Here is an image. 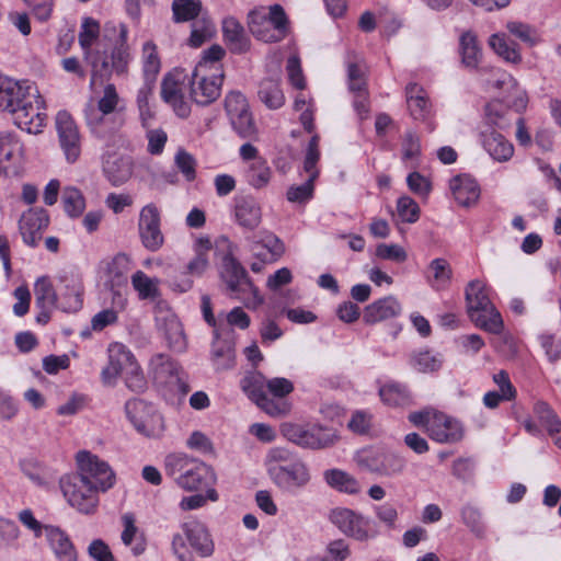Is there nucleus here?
<instances>
[{
    "mask_svg": "<svg viewBox=\"0 0 561 561\" xmlns=\"http://www.w3.org/2000/svg\"><path fill=\"white\" fill-rule=\"evenodd\" d=\"M508 108L500 101H492L485 106V129L505 130L511 126Z\"/></svg>",
    "mask_w": 561,
    "mask_h": 561,
    "instance_id": "nucleus-44",
    "label": "nucleus"
},
{
    "mask_svg": "<svg viewBox=\"0 0 561 561\" xmlns=\"http://www.w3.org/2000/svg\"><path fill=\"white\" fill-rule=\"evenodd\" d=\"M402 311L401 304L394 296H387L368 305L364 310L366 323H377L398 317Z\"/></svg>",
    "mask_w": 561,
    "mask_h": 561,
    "instance_id": "nucleus-32",
    "label": "nucleus"
},
{
    "mask_svg": "<svg viewBox=\"0 0 561 561\" xmlns=\"http://www.w3.org/2000/svg\"><path fill=\"white\" fill-rule=\"evenodd\" d=\"M58 309L64 312H77L83 306V280L72 271L58 276Z\"/></svg>",
    "mask_w": 561,
    "mask_h": 561,
    "instance_id": "nucleus-18",
    "label": "nucleus"
},
{
    "mask_svg": "<svg viewBox=\"0 0 561 561\" xmlns=\"http://www.w3.org/2000/svg\"><path fill=\"white\" fill-rule=\"evenodd\" d=\"M320 137L313 135L308 144L304 160V170L308 173V179L300 185H293L287 191V199L291 203H306L313 196L314 181L319 176L317 163L320 159L319 150Z\"/></svg>",
    "mask_w": 561,
    "mask_h": 561,
    "instance_id": "nucleus-14",
    "label": "nucleus"
},
{
    "mask_svg": "<svg viewBox=\"0 0 561 561\" xmlns=\"http://www.w3.org/2000/svg\"><path fill=\"white\" fill-rule=\"evenodd\" d=\"M224 73L210 72L205 62H198L192 72L190 94L198 105H208L216 101L221 92Z\"/></svg>",
    "mask_w": 561,
    "mask_h": 561,
    "instance_id": "nucleus-10",
    "label": "nucleus"
},
{
    "mask_svg": "<svg viewBox=\"0 0 561 561\" xmlns=\"http://www.w3.org/2000/svg\"><path fill=\"white\" fill-rule=\"evenodd\" d=\"M489 44L505 61L518 64L522 60L516 45L508 41L504 34H493L489 39Z\"/></svg>",
    "mask_w": 561,
    "mask_h": 561,
    "instance_id": "nucleus-47",
    "label": "nucleus"
},
{
    "mask_svg": "<svg viewBox=\"0 0 561 561\" xmlns=\"http://www.w3.org/2000/svg\"><path fill=\"white\" fill-rule=\"evenodd\" d=\"M225 110L234 131L242 138H253L257 128L249 107L247 98L239 91L226 95Z\"/></svg>",
    "mask_w": 561,
    "mask_h": 561,
    "instance_id": "nucleus-13",
    "label": "nucleus"
},
{
    "mask_svg": "<svg viewBox=\"0 0 561 561\" xmlns=\"http://www.w3.org/2000/svg\"><path fill=\"white\" fill-rule=\"evenodd\" d=\"M138 226L144 247L150 251L159 250L163 244V234L160 229V213L153 204H148L140 210Z\"/></svg>",
    "mask_w": 561,
    "mask_h": 561,
    "instance_id": "nucleus-20",
    "label": "nucleus"
},
{
    "mask_svg": "<svg viewBox=\"0 0 561 561\" xmlns=\"http://www.w3.org/2000/svg\"><path fill=\"white\" fill-rule=\"evenodd\" d=\"M48 222L49 218L45 209L32 208L24 213L20 219V232L23 241L32 248L37 247Z\"/></svg>",
    "mask_w": 561,
    "mask_h": 561,
    "instance_id": "nucleus-22",
    "label": "nucleus"
},
{
    "mask_svg": "<svg viewBox=\"0 0 561 561\" xmlns=\"http://www.w3.org/2000/svg\"><path fill=\"white\" fill-rule=\"evenodd\" d=\"M267 472L272 481L287 492L304 489L311 481L310 469L300 458L286 466L270 467Z\"/></svg>",
    "mask_w": 561,
    "mask_h": 561,
    "instance_id": "nucleus-15",
    "label": "nucleus"
},
{
    "mask_svg": "<svg viewBox=\"0 0 561 561\" xmlns=\"http://www.w3.org/2000/svg\"><path fill=\"white\" fill-rule=\"evenodd\" d=\"M103 173L113 186L126 183L133 175V160L130 157L108 153L103 158Z\"/></svg>",
    "mask_w": 561,
    "mask_h": 561,
    "instance_id": "nucleus-24",
    "label": "nucleus"
},
{
    "mask_svg": "<svg viewBox=\"0 0 561 561\" xmlns=\"http://www.w3.org/2000/svg\"><path fill=\"white\" fill-rule=\"evenodd\" d=\"M410 365L420 373H434L442 367L443 356L430 350L416 351L410 357Z\"/></svg>",
    "mask_w": 561,
    "mask_h": 561,
    "instance_id": "nucleus-45",
    "label": "nucleus"
},
{
    "mask_svg": "<svg viewBox=\"0 0 561 561\" xmlns=\"http://www.w3.org/2000/svg\"><path fill=\"white\" fill-rule=\"evenodd\" d=\"M405 94L411 116L417 121L425 119L430 113L431 105L423 88L416 83H410L405 88Z\"/></svg>",
    "mask_w": 561,
    "mask_h": 561,
    "instance_id": "nucleus-38",
    "label": "nucleus"
},
{
    "mask_svg": "<svg viewBox=\"0 0 561 561\" xmlns=\"http://www.w3.org/2000/svg\"><path fill=\"white\" fill-rule=\"evenodd\" d=\"M397 210L402 221L413 224L420 217V207L414 199L409 196H401L397 203Z\"/></svg>",
    "mask_w": 561,
    "mask_h": 561,
    "instance_id": "nucleus-61",
    "label": "nucleus"
},
{
    "mask_svg": "<svg viewBox=\"0 0 561 561\" xmlns=\"http://www.w3.org/2000/svg\"><path fill=\"white\" fill-rule=\"evenodd\" d=\"M381 448H366L357 453L356 462L359 467L373 473H379Z\"/></svg>",
    "mask_w": 561,
    "mask_h": 561,
    "instance_id": "nucleus-58",
    "label": "nucleus"
},
{
    "mask_svg": "<svg viewBox=\"0 0 561 561\" xmlns=\"http://www.w3.org/2000/svg\"><path fill=\"white\" fill-rule=\"evenodd\" d=\"M327 553L321 561H345L351 556V548L344 539H335L327 546Z\"/></svg>",
    "mask_w": 561,
    "mask_h": 561,
    "instance_id": "nucleus-64",
    "label": "nucleus"
},
{
    "mask_svg": "<svg viewBox=\"0 0 561 561\" xmlns=\"http://www.w3.org/2000/svg\"><path fill=\"white\" fill-rule=\"evenodd\" d=\"M329 520L345 536L367 542L378 536L376 524L363 514L347 507H335L329 513Z\"/></svg>",
    "mask_w": 561,
    "mask_h": 561,
    "instance_id": "nucleus-6",
    "label": "nucleus"
},
{
    "mask_svg": "<svg viewBox=\"0 0 561 561\" xmlns=\"http://www.w3.org/2000/svg\"><path fill=\"white\" fill-rule=\"evenodd\" d=\"M84 59L91 67L90 87H93L98 79L103 81L104 79H108L113 73L111 56L108 57L105 51L95 49L91 53H87Z\"/></svg>",
    "mask_w": 561,
    "mask_h": 561,
    "instance_id": "nucleus-40",
    "label": "nucleus"
},
{
    "mask_svg": "<svg viewBox=\"0 0 561 561\" xmlns=\"http://www.w3.org/2000/svg\"><path fill=\"white\" fill-rule=\"evenodd\" d=\"M62 494L70 506L80 513L91 514L99 503V490L76 474L60 479Z\"/></svg>",
    "mask_w": 561,
    "mask_h": 561,
    "instance_id": "nucleus-9",
    "label": "nucleus"
},
{
    "mask_svg": "<svg viewBox=\"0 0 561 561\" xmlns=\"http://www.w3.org/2000/svg\"><path fill=\"white\" fill-rule=\"evenodd\" d=\"M131 284L138 291L141 299L154 298L158 296L157 282L148 277L142 271H137L131 276Z\"/></svg>",
    "mask_w": 561,
    "mask_h": 561,
    "instance_id": "nucleus-57",
    "label": "nucleus"
},
{
    "mask_svg": "<svg viewBox=\"0 0 561 561\" xmlns=\"http://www.w3.org/2000/svg\"><path fill=\"white\" fill-rule=\"evenodd\" d=\"M252 35L264 43L282 41L287 34L288 19L282 5L259 7L248 15Z\"/></svg>",
    "mask_w": 561,
    "mask_h": 561,
    "instance_id": "nucleus-5",
    "label": "nucleus"
},
{
    "mask_svg": "<svg viewBox=\"0 0 561 561\" xmlns=\"http://www.w3.org/2000/svg\"><path fill=\"white\" fill-rule=\"evenodd\" d=\"M175 165L187 181L196 178V161L194 157L184 149H179L175 158Z\"/></svg>",
    "mask_w": 561,
    "mask_h": 561,
    "instance_id": "nucleus-62",
    "label": "nucleus"
},
{
    "mask_svg": "<svg viewBox=\"0 0 561 561\" xmlns=\"http://www.w3.org/2000/svg\"><path fill=\"white\" fill-rule=\"evenodd\" d=\"M182 529L191 547L203 558L214 553L215 545L207 527L198 520L183 524Z\"/></svg>",
    "mask_w": 561,
    "mask_h": 561,
    "instance_id": "nucleus-25",
    "label": "nucleus"
},
{
    "mask_svg": "<svg viewBox=\"0 0 561 561\" xmlns=\"http://www.w3.org/2000/svg\"><path fill=\"white\" fill-rule=\"evenodd\" d=\"M107 357L108 363L101 371V380L106 386H114L119 376L138 363L131 351L119 342L108 345Z\"/></svg>",
    "mask_w": 561,
    "mask_h": 561,
    "instance_id": "nucleus-17",
    "label": "nucleus"
},
{
    "mask_svg": "<svg viewBox=\"0 0 561 561\" xmlns=\"http://www.w3.org/2000/svg\"><path fill=\"white\" fill-rule=\"evenodd\" d=\"M45 536L57 561H78V552L70 537L62 529L47 525Z\"/></svg>",
    "mask_w": 561,
    "mask_h": 561,
    "instance_id": "nucleus-30",
    "label": "nucleus"
},
{
    "mask_svg": "<svg viewBox=\"0 0 561 561\" xmlns=\"http://www.w3.org/2000/svg\"><path fill=\"white\" fill-rule=\"evenodd\" d=\"M379 473L386 477H394L403 473L407 460L403 456L382 449Z\"/></svg>",
    "mask_w": 561,
    "mask_h": 561,
    "instance_id": "nucleus-53",
    "label": "nucleus"
},
{
    "mask_svg": "<svg viewBox=\"0 0 561 561\" xmlns=\"http://www.w3.org/2000/svg\"><path fill=\"white\" fill-rule=\"evenodd\" d=\"M221 241L227 245V253L221 259L220 278L236 299L241 300L249 309H256L263 304L259 289L249 278L242 264L234 257L232 243L227 238Z\"/></svg>",
    "mask_w": 561,
    "mask_h": 561,
    "instance_id": "nucleus-3",
    "label": "nucleus"
},
{
    "mask_svg": "<svg viewBox=\"0 0 561 561\" xmlns=\"http://www.w3.org/2000/svg\"><path fill=\"white\" fill-rule=\"evenodd\" d=\"M24 147L18 135L12 131L0 133V173L12 165H19L23 159Z\"/></svg>",
    "mask_w": 561,
    "mask_h": 561,
    "instance_id": "nucleus-31",
    "label": "nucleus"
},
{
    "mask_svg": "<svg viewBox=\"0 0 561 561\" xmlns=\"http://www.w3.org/2000/svg\"><path fill=\"white\" fill-rule=\"evenodd\" d=\"M271 178L272 169L265 159L255 160L249 164L247 180L252 187L256 190L265 187L270 183Z\"/></svg>",
    "mask_w": 561,
    "mask_h": 561,
    "instance_id": "nucleus-49",
    "label": "nucleus"
},
{
    "mask_svg": "<svg viewBox=\"0 0 561 561\" xmlns=\"http://www.w3.org/2000/svg\"><path fill=\"white\" fill-rule=\"evenodd\" d=\"M325 483L333 490L348 495H357L362 492V484L351 473L333 468L323 472Z\"/></svg>",
    "mask_w": 561,
    "mask_h": 561,
    "instance_id": "nucleus-34",
    "label": "nucleus"
},
{
    "mask_svg": "<svg viewBox=\"0 0 561 561\" xmlns=\"http://www.w3.org/2000/svg\"><path fill=\"white\" fill-rule=\"evenodd\" d=\"M62 204L65 211L70 217L80 216L85 209V201L82 193L72 186L66 187L62 192Z\"/></svg>",
    "mask_w": 561,
    "mask_h": 561,
    "instance_id": "nucleus-54",
    "label": "nucleus"
},
{
    "mask_svg": "<svg viewBox=\"0 0 561 561\" xmlns=\"http://www.w3.org/2000/svg\"><path fill=\"white\" fill-rule=\"evenodd\" d=\"M78 476L95 486L100 492H106L115 484L116 477L110 465L88 450H80L77 456Z\"/></svg>",
    "mask_w": 561,
    "mask_h": 561,
    "instance_id": "nucleus-8",
    "label": "nucleus"
},
{
    "mask_svg": "<svg viewBox=\"0 0 561 561\" xmlns=\"http://www.w3.org/2000/svg\"><path fill=\"white\" fill-rule=\"evenodd\" d=\"M83 116L87 127L94 138L106 145L116 142L118 131L123 126V119L119 115L83 112Z\"/></svg>",
    "mask_w": 561,
    "mask_h": 561,
    "instance_id": "nucleus-19",
    "label": "nucleus"
},
{
    "mask_svg": "<svg viewBox=\"0 0 561 561\" xmlns=\"http://www.w3.org/2000/svg\"><path fill=\"white\" fill-rule=\"evenodd\" d=\"M161 98L172 106L179 117L185 118L190 115L191 106L184 100L179 83L171 76H167L162 81Z\"/></svg>",
    "mask_w": 561,
    "mask_h": 561,
    "instance_id": "nucleus-35",
    "label": "nucleus"
},
{
    "mask_svg": "<svg viewBox=\"0 0 561 561\" xmlns=\"http://www.w3.org/2000/svg\"><path fill=\"white\" fill-rule=\"evenodd\" d=\"M449 190L458 205L463 207L474 205L480 197L478 182L468 174H459L450 179Z\"/></svg>",
    "mask_w": 561,
    "mask_h": 561,
    "instance_id": "nucleus-29",
    "label": "nucleus"
},
{
    "mask_svg": "<svg viewBox=\"0 0 561 561\" xmlns=\"http://www.w3.org/2000/svg\"><path fill=\"white\" fill-rule=\"evenodd\" d=\"M266 389L275 401H285L284 398L293 392V382L283 377H275L266 380Z\"/></svg>",
    "mask_w": 561,
    "mask_h": 561,
    "instance_id": "nucleus-63",
    "label": "nucleus"
},
{
    "mask_svg": "<svg viewBox=\"0 0 561 561\" xmlns=\"http://www.w3.org/2000/svg\"><path fill=\"white\" fill-rule=\"evenodd\" d=\"M0 110L13 115L15 125L28 134H38L45 124L44 99L28 81H16L0 72Z\"/></svg>",
    "mask_w": 561,
    "mask_h": 561,
    "instance_id": "nucleus-1",
    "label": "nucleus"
},
{
    "mask_svg": "<svg viewBox=\"0 0 561 561\" xmlns=\"http://www.w3.org/2000/svg\"><path fill=\"white\" fill-rule=\"evenodd\" d=\"M453 270L447 260L437 257L431 261L427 266L426 282L434 290H443L450 284Z\"/></svg>",
    "mask_w": 561,
    "mask_h": 561,
    "instance_id": "nucleus-37",
    "label": "nucleus"
},
{
    "mask_svg": "<svg viewBox=\"0 0 561 561\" xmlns=\"http://www.w3.org/2000/svg\"><path fill=\"white\" fill-rule=\"evenodd\" d=\"M280 431L288 442L305 449H324L332 446L336 440L333 430L319 424L301 425L285 423L282 425Z\"/></svg>",
    "mask_w": 561,
    "mask_h": 561,
    "instance_id": "nucleus-7",
    "label": "nucleus"
},
{
    "mask_svg": "<svg viewBox=\"0 0 561 561\" xmlns=\"http://www.w3.org/2000/svg\"><path fill=\"white\" fill-rule=\"evenodd\" d=\"M141 62L145 79L156 80L161 69L157 46L148 41L142 45Z\"/></svg>",
    "mask_w": 561,
    "mask_h": 561,
    "instance_id": "nucleus-48",
    "label": "nucleus"
},
{
    "mask_svg": "<svg viewBox=\"0 0 561 561\" xmlns=\"http://www.w3.org/2000/svg\"><path fill=\"white\" fill-rule=\"evenodd\" d=\"M164 336L171 350L175 352L185 351L186 339L184 335L183 327L175 317H171L167 320L164 327Z\"/></svg>",
    "mask_w": 561,
    "mask_h": 561,
    "instance_id": "nucleus-52",
    "label": "nucleus"
},
{
    "mask_svg": "<svg viewBox=\"0 0 561 561\" xmlns=\"http://www.w3.org/2000/svg\"><path fill=\"white\" fill-rule=\"evenodd\" d=\"M215 32L214 24L208 19H201L192 24V32L188 38V45L192 47H199L207 42Z\"/></svg>",
    "mask_w": 561,
    "mask_h": 561,
    "instance_id": "nucleus-55",
    "label": "nucleus"
},
{
    "mask_svg": "<svg viewBox=\"0 0 561 561\" xmlns=\"http://www.w3.org/2000/svg\"><path fill=\"white\" fill-rule=\"evenodd\" d=\"M122 377L125 386L133 392L142 393L147 389L148 382L138 363L124 373Z\"/></svg>",
    "mask_w": 561,
    "mask_h": 561,
    "instance_id": "nucleus-59",
    "label": "nucleus"
},
{
    "mask_svg": "<svg viewBox=\"0 0 561 561\" xmlns=\"http://www.w3.org/2000/svg\"><path fill=\"white\" fill-rule=\"evenodd\" d=\"M379 396L383 403L391 407H404L411 403L412 397L405 385L389 382L379 389Z\"/></svg>",
    "mask_w": 561,
    "mask_h": 561,
    "instance_id": "nucleus-43",
    "label": "nucleus"
},
{
    "mask_svg": "<svg viewBox=\"0 0 561 561\" xmlns=\"http://www.w3.org/2000/svg\"><path fill=\"white\" fill-rule=\"evenodd\" d=\"M210 357L216 370L230 369L234 365V344L231 340L221 339L219 329L214 330Z\"/></svg>",
    "mask_w": 561,
    "mask_h": 561,
    "instance_id": "nucleus-33",
    "label": "nucleus"
},
{
    "mask_svg": "<svg viewBox=\"0 0 561 561\" xmlns=\"http://www.w3.org/2000/svg\"><path fill=\"white\" fill-rule=\"evenodd\" d=\"M233 215L236 222L250 231L255 230L262 221L261 206L251 196L236 198Z\"/></svg>",
    "mask_w": 561,
    "mask_h": 561,
    "instance_id": "nucleus-27",
    "label": "nucleus"
},
{
    "mask_svg": "<svg viewBox=\"0 0 561 561\" xmlns=\"http://www.w3.org/2000/svg\"><path fill=\"white\" fill-rule=\"evenodd\" d=\"M56 130L61 150L69 163L76 162L81 153V137L72 116L60 111L56 115Z\"/></svg>",
    "mask_w": 561,
    "mask_h": 561,
    "instance_id": "nucleus-16",
    "label": "nucleus"
},
{
    "mask_svg": "<svg viewBox=\"0 0 561 561\" xmlns=\"http://www.w3.org/2000/svg\"><path fill=\"white\" fill-rule=\"evenodd\" d=\"M241 388L248 398L268 415L277 417L286 415L290 405L287 401H275L266 392V379L260 373H253L241 380Z\"/></svg>",
    "mask_w": 561,
    "mask_h": 561,
    "instance_id": "nucleus-12",
    "label": "nucleus"
},
{
    "mask_svg": "<svg viewBox=\"0 0 561 561\" xmlns=\"http://www.w3.org/2000/svg\"><path fill=\"white\" fill-rule=\"evenodd\" d=\"M257 244L265 249L266 253H256V255L264 256V260L268 262L277 261L285 252L283 241L276 234L268 231L261 232Z\"/></svg>",
    "mask_w": 561,
    "mask_h": 561,
    "instance_id": "nucleus-51",
    "label": "nucleus"
},
{
    "mask_svg": "<svg viewBox=\"0 0 561 561\" xmlns=\"http://www.w3.org/2000/svg\"><path fill=\"white\" fill-rule=\"evenodd\" d=\"M34 296L36 308L48 306L58 309V287H54L49 277L41 276L35 280Z\"/></svg>",
    "mask_w": 561,
    "mask_h": 561,
    "instance_id": "nucleus-42",
    "label": "nucleus"
},
{
    "mask_svg": "<svg viewBox=\"0 0 561 561\" xmlns=\"http://www.w3.org/2000/svg\"><path fill=\"white\" fill-rule=\"evenodd\" d=\"M154 82H156V80L145 79L142 85L139 88V90L137 92L136 101H137L140 117L144 122L147 118L151 117L149 99L152 94Z\"/></svg>",
    "mask_w": 561,
    "mask_h": 561,
    "instance_id": "nucleus-60",
    "label": "nucleus"
},
{
    "mask_svg": "<svg viewBox=\"0 0 561 561\" xmlns=\"http://www.w3.org/2000/svg\"><path fill=\"white\" fill-rule=\"evenodd\" d=\"M104 273L105 287H127L128 273L133 268L130 257L125 253H117L113 257L103 260L100 264Z\"/></svg>",
    "mask_w": 561,
    "mask_h": 561,
    "instance_id": "nucleus-23",
    "label": "nucleus"
},
{
    "mask_svg": "<svg viewBox=\"0 0 561 561\" xmlns=\"http://www.w3.org/2000/svg\"><path fill=\"white\" fill-rule=\"evenodd\" d=\"M121 103V96L113 83H107L102 95L98 99H91L83 108V112H99L100 114L117 115L116 111Z\"/></svg>",
    "mask_w": 561,
    "mask_h": 561,
    "instance_id": "nucleus-36",
    "label": "nucleus"
},
{
    "mask_svg": "<svg viewBox=\"0 0 561 561\" xmlns=\"http://www.w3.org/2000/svg\"><path fill=\"white\" fill-rule=\"evenodd\" d=\"M257 96L270 110L280 108L285 103V95L276 79H264L260 82Z\"/></svg>",
    "mask_w": 561,
    "mask_h": 561,
    "instance_id": "nucleus-41",
    "label": "nucleus"
},
{
    "mask_svg": "<svg viewBox=\"0 0 561 561\" xmlns=\"http://www.w3.org/2000/svg\"><path fill=\"white\" fill-rule=\"evenodd\" d=\"M458 54L460 62L467 70H480L483 51L477 35L471 31L463 32L459 37Z\"/></svg>",
    "mask_w": 561,
    "mask_h": 561,
    "instance_id": "nucleus-26",
    "label": "nucleus"
},
{
    "mask_svg": "<svg viewBox=\"0 0 561 561\" xmlns=\"http://www.w3.org/2000/svg\"><path fill=\"white\" fill-rule=\"evenodd\" d=\"M118 30V41L111 54V65L113 72L123 75L127 71L130 61L129 46L127 45L128 28L121 23Z\"/></svg>",
    "mask_w": 561,
    "mask_h": 561,
    "instance_id": "nucleus-39",
    "label": "nucleus"
},
{
    "mask_svg": "<svg viewBox=\"0 0 561 561\" xmlns=\"http://www.w3.org/2000/svg\"><path fill=\"white\" fill-rule=\"evenodd\" d=\"M202 11L201 0H173V20L176 23L195 20Z\"/></svg>",
    "mask_w": 561,
    "mask_h": 561,
    "instance_id": "nucleus-50",
    "label": "nucleus"
},
{
    "mask_svg": "<svg viewBox=\"0 0 561 561\" xmlns=\"http://www.w3.org/2000/svg\"><path fill=\"white\" fill-rule=\"evenodd\" d=\"M224 37L231 49L241 53L247 49L248 43L242 25L233 18H227L222 22Z\"/></svg>",
    "mask_w": 561,
    "mask_h": 561,
    "instance_id": "nucleus-46",
    "label": "nucleus"
},
{
    "mask_svg": "<svg viewBox=\"0 0 561 561\" xmlns=\"http://www.w3.org/2000/svg\"><path fill=\"white\" fill-rule=\"evenodd\" d=\"M164 469L178 486L188 492L211 488L216 481V474L211 467L185 454L168 455L164 460Z\"/></svg>",
    "mask_w": 561,
    "mask_h": 561,
    "instance_id": "nucleus-2",
    "label": "nucleus"
},
{
    "mask_svg": "<svg viewBox=\"0 0 561 561\" xmlns=\"http://www.w3.org/2000/svg\"><path fill=\"white\" fill-rule=\"evenodd\" d=\"M465 434L462 424L453 416L437 411L428 428V437L439 444H455Z\"/></svg>",
    "mask_w": 561,
    "mask_h": 561,
    "instance_id": "nucleus-21",
    "label": "nucleus"
},
{
    "mask_svg": "<svg viewBox=\"0 0 561 561\" xmlns=\"http://www.w3.org/2000/svg\"><path fill=\"white\" fill-rule=\"evenodd\" d=\"M465 294L471 321L486 332L500 334L503 330V320L490 300L486 286L481 280L473 279L467 285Z\"/></svg>",
    "mask_w": 561,
    "mask_h": 561,
    "instance_id": "nucleus-4",
    "label": "nucleus"
},
{
    "mask_svg": "<svg viewBox=\"0 0 561 561\" xmlns=\"http://www.w3.org/2000/svg\"><path fill=\"white\" fill-rule=\"evenodd\" d=\"M100 33V25L99 23L91 19L87 18L84 19L81 30L79 32V44L83 50V56L87 55V53H91L94 49L92 48L93 43L98 38Z\"/></svg>",
    "mask_w": 561,
    "mask_h": 561,
    "instance_id": "nucleus-56",
    "label": "nucleus"
},
{
    "mask_svg": "<svg viewBox=\"0 0 561 561\" xmlns=\"http://www.w3.org/2000/svg\"><path fill=\"white\" fill-rule=\"evenodd\" d=\"M125 412L138 433L147 437H159L162 434L163 419L153 405L140 399H131L126 402Z\"/></svg>",
    "mask_w": 561,
    "mask_h": 561,
    "instance_id": "nucleus-11",
    "label": "nucleus"
},
{
    "mask_svg": "<svg viewBox=\"0 0 561 561\" xmlns=\"http://www.w3.org/2000/svg\"><path fill=\"white\" fill-rule=\"evenodd\" d=\"M481 137L484 150L493 160L497 162L511 160L514 154V146L497 129H484Z\"/></svg>",
    "mask_w": 561,
    "mask_h": 561,
    "instance_id": "nucleus-28",
    "label": "nucleus"
}]
</instances>
